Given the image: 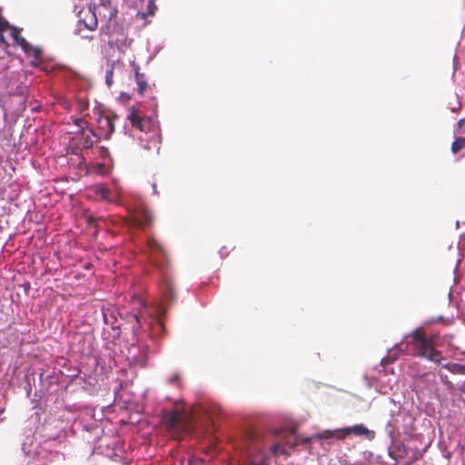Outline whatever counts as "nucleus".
<instances>
[{"mask_svg":"<svg viewBox=\"0 0 465 465\" xmlns=\"http://www.w3.org/2000/svg\"><path fill=\"white\" fill-rule=\"evenodd\" d=\"M405 351L411 350V354L425 358L434 363L440 364L452 374L465 375V365L455 362L443 363L445 358L441 351L435 349V338L427 336L423 328H417L411 333L405 336Z\"/></svg>","mask_w":465,"mask_h":465,"instance_id":"obj_1","label":"nucleus"},{"mask_svg":"<svg viewBox=\"0 0 465 465\" xmlns=\"http://www.w3.org/2000/svg\"><path fill=\"white\" fill-rule=\"evenodd\" d=\"M144 252L151 264L154 266L163 276H165L169 271L170 261L163 245L154 238H149Z\"/></svg>","mask_w":465,"mask_h":465,"instance_id":"obj_2","label":"nucleus"},{"mask_svg":"<svg viewBox=\"0 0 465 465\" xmlns=\"http://www.w3.org/2000/svg\"><path fill=\"white\" fill-rule=\"evenodd\" d=\"M163 420L170 430H186L190 427L191 414L176 404L173 410L163 412Z\"/></svg>","mask_w":465,"mask_h":465,"instance_id":"obj_3","label":"nucleus"},{"mask_svg":"<svg viewBox=\"0 0 465 465\" xmlns=\"http://www.w3.org/2000/svg\"><path fill=\"white\" fill-rule=\"evenodd\" d=\"M250 444L247 447L249 453L248 465H270L268 454L265 452V445L256 434L250 433Z\"/></svg>","mask_w":465,"mask_h":465,"instance_id":"obj_4","label":"nucleus"},{"mask_svg":"<svg viewBox=\"0 0 465 465\" xmlns=\"http://www.w3.org/2000/svg\"><path fill=\"white\" fill-rule=\"evenodd\" d=\"M350 435H355L364 437L368 440L374 438V431L369 430L363 424H356L351 427H344L335 432V436L338 440H343Z\"/></svg>","mask_w":465,"mask_h":465,"instance_id":"obj_5","label":"nucleus"},{"mask_svg":"<svg viewBox=\"0 0 465 465\" xmlns=\"http://www.w3.org/2000/svg\"><path fill=\"white\" fill-rule=\"evenodd\" d=\"M127 119L130 121L133 127L141 132H148L152 127L151 118L145 116L140 110L135 109L134 106L131 108Z\"/></svg>","mask_w":465,"mask_h":465,"instance_id":"obj_6","label":"nucleus"},{"mask_svg":"<svg viewBox=\"0 0 465 465\" xmlns=\"http://www.w3.org/2000/svg\"><path fill=\"white\" fill-rule=\"evenodd\" d=\"M117 119V115H100L97 124L98 129L101 132V135H104L105 139H109L114 132V120Z\"/></svg>","mask_w":465,"mask_h":465,"instance_id":"obj_7","label":"nucleus"},{"mask_svg":"<svg viewBox=\"0 0 465 465\" xmlns=\"http://www.w3.org/2000/svg\"><path fill=\"white\" fill-rule=\"evenodd\" d=\"M133 222L136 227L144 229L153 225V217L147 208H140L134 213Z\"/></svg>","mask_w":465,"mask_h":465,"instance_id":"obj_8","label":"nucleus"},{"mask_svg":"<svg viewBox=\"0 0 465 465\" xmlns=\"http://www.w3.org/2000/svg\"><path fill=\"white\" fill-rule=\"evenodd\" d=\"M26 56L30 59V64L34 67L39 66L43 62V50L38 46H33L27 42V46L22 48Z\"/></svg>","mask_w":465,"mask_h":465,"instance_id":"obj_9","label":"nucleus"},{"mask_svg":"<svg viewBox=\"0 0 465 465\" xmlns=\"http://www.w3.org/2000/svg\"><path fill=\"white\" fill-rule=\"evenodd\" d=\"M131 65L134 73V78L137 84V92L141 96H143L148 87L147 78L144 74L139 72L140 67L138 64L133 62Z\"/></svg>","mask_w":465,"mask_h":465,"instance_id":"obj_10","label":"nucleus"},{"mask_svg":"<svg viewBox=\"0 0 465 465\" xmlns=\"http://www.w3.org/2000/svg\"><path fill=\"white\" fill-rule=\"evenodd\" d=\"M98 13L103 15L104 17H107L109 21L116 16L117 9L111 5V2L109 0L104 3V1L97 7Z\"/></svg>","mask_w":465,"mask_h":465,"instance_id":"obj_11","label":"nucleus"},{"mask_svg":"<svg viewBox=\"0 0 465 465\" xmlns=\"http://www.w3.org/2000/svg\"><path fill=\"white\" fill-rule=\"evenodd\" d=\"M10 35L11 37L14 39L15 43L21 48H25L27 46V41L21 36L20 28L13 25L10 29Z\"/></svg>","mask_w":465,"mask_h":465,"instance_id":"obj_12","label":"nucleus"},{"mask_svg":"<svg viewBox=\"0 0 465 465\" xmlns=\"http://www.w3.org/2000/svg\"><path fill=\"white\" fill-rule=\"evenodd\" d=\"M127 322L131 325L133 332H137L141 327L140 316L138 312H133L126 315Z\"/></svg>","mask_w":465,"mask_h":465,"instance_id":"obj_13","label":"nucleus"},{"mask_svg":"<svg viewBox=\"0 0 465 465\" xmlns=\"http://www.w3.org/2000/svg\"><path fill=\"white\" fill-rule=\"evenodd\" d=\"M164 296L165 299L170 302H173L176 297L174 286L169 281H166L164 283Z\"/></svg>","mask_w":465,"mask_h":465,"instance_id":"obj_14","label":"nucleus"},{"mask_svg":"<svg viewBox=\"0 0 465 465\" xmlns=\"http://www.w3.org/2000/svg\"><path fill=\"white\" fill-rule=\"evenodd\" d=\"M89 19L87 18H84L83 22L84 24V26L91 30V31H94L96 29L97 27V25H98V22H97V18H96V15H95V13L94 12H92L90 11L89 12Z\"/></svg>","mask_w":465,"mask_h":465,"instance_id":"obj_15","label":"nucleus"},{"mask_svg":"<svg viewBox=\"0 0 465 465\" xmlns=\"http://www.w3.org/2000/svg\"><path fill=\"white\" fill-rule=\"evenodd\" d=\"M90 134H84V142H83V146L84 148H91L94 143H95V140L94 138L96 137V134L93 131V130H90L89 131Z\"/></svg>","mask_w":465,"mask_h":465,"instance_id":"obj_16","label":"nucleus"},{"mask_svg":"<svg viewBox=\"0 0 465 465\" xmlns=\"http://www.w3.org/2000/svg\"><path fill=\"white\" fill-rule=\"evenodd\" d=\"M122 65L121 63H114L109 70H107L105 74V83L108 87H111L114 84V70L115 67Z\"/></svg>","mask_w":465,"mask_h":465,"instance_id":"obj_17","label":"nucleus"},{"mask_svg":"<svg viewBox=\"0 0 465 465\" xmlns=\"http://www.w3.org/2000/svg\"><path fill=\"white\" fill-rule=\"evenodd\" d=\"M463 148H465V136L456 138L455 141L451 144V152L453 153H457Z\"/></svg>","mask_w":465,"mask_h":465,"instance_id":"obj_18","label":"nucleus"},{"mask_svg":"<svg viewBox=\"0 0 465 465\" xmlns=\"http://www.w3.org/2000/svg\"><path fill=\"white\" fill-rule=\"evenodd\" d=\"M95 194L100 197L102 200H107L111 192L109 189L103 185H98L95 187Z\"/></svg>","mask_w":465,"mask_h":465,"instance_id":"obj_19","label":"nucleus"},{"mask_svg":"<svg viewBox=\"0 0 465 465\" xmlns=\"http://www.w3.org/2000/svg\"><path fill=\"white\" fill-rule=\"evenodd\" d=\"M438 375L440 379L441 383L450 391L455 390L454 384L450 381L449 377L442 373L441 371H438Z\"/></svg>","mask_w":465,"mask_h":465,"instance_id":"obj_20","label":"nucleus"},{"mask_svg":"<svg viewBox=\"0 0 465 465\" xmlns=\"http://www.w3.org/2000/svg\"><path fill=\"white\" fill-rule=\"evenodd\" d=\"M270 450L271 452L274 455V456H279V455H282L285 453V450L284 448L282 447V445L281 443H274L271 446L270 448Z\"/></svg>","mask_w":465,"mask_h":465,"instance_id":"obj_21","label":"nucleus"},{"mask_svg":"<svg viewBox=\"0 0 465 465\" xmlns=\"http://www.w3.org/2000/svg\"><path fill=\"white\" fill-rule=\"evenodd\" d=\"M13 25H10L8 21H6L2 15H0V33H4L6 30H10Z\"/></svg>","mask_w":465,"mask_h":465,"instance_id":"obj_22","label":"nucleus"},{"mask_svg":"<svg viewBox=\"0 0 465 465\" xmlns=\"http://www.w3.org/2000/svg\"><path fill=\"white\" fill-rule=\"evenodd\" d=\"M73 122L77 127L81 129L82 135H84L86 122L83 118H75Z\"/></svg>","mask_w":465,"mask_h":465,"instance_id":"obj_23","label":"nucleus"},{"mask_svg":"<svg viewBox=\"0 0 465 465\" xmlns=\"http://www.w3.org/2000/svg\"><path fill=\"white\" fill-rule=\"evenodd\" d=\"M332 436V432L330 430H325L322 433L319 434L320 439H329Z\"/></svg>","mask_w":465,"mask_h":465,"instance_id":"obj_24","label":"nucleus"},{"mask_svg":"<svg viewBox=\"0 0 465 465\" xmlns=\"http://www.w3.org/2000/svg\"><path fill=\"white\" fill-rule=\"evenodd\" d=\"M458 129H459V130H464V131H465V118L460 119V120L458 122Z\"/></svg>","mask_w":465,"mask_h":465,"instance_id":"obj_25","label":"nucleus"},{"mask_svg":"<svg viewBox=\"0 0 465 465\" xmlns=\"http://www.w3.org/2000/svg\"><path fill=\"white\" fill-rule=\"evenodd\" d=\"M0 43L7 45V43L5 41V35H3V33H0Z\"/></svg>","mask_w":465,"mask_h":465,"instance_id":"obj_26","label":"nucleus"},{"mask_svg":"<svg viewBox=\"0 0 465 465\" xmlns=\"http://www.w3.org/2000/svg\"><path fill=\"white\" fill-rule=\"evenodd\" d=\"M137 302H138V304H139V306L141 308H144L145 307V304H144V302L142 300H137Z\"/></svg>","mask_w":465,"mask_h":465,"instance_id":"obj_27","label":"nucleus"},{"mask_svg":"<svg viewBox=\"0 0 465 465\" xmlns=\"http://www.w3.org/2000/svg\"><path fill=\"white\" fill-rule=\"evenodd\" d=\"M86 108H87V105H86V104H82L80 105V110H81V112H83V111H84V110H85Z\"/></svg>","mask_w":465,"mask_h":465,"instance_id":"obj_28","label":"nucleus"},{"mask_svg":"<svg viewBox=\"0 0 465 465\" xmlns=\"http://www.w3.org/2000/svg\"><path fill=\"white\" fill-rule=\"evenodd\" d=\"M105 153H107V149L104 147H101V154L104 156Z\"/></svg>","mask_w":465,"mask_h":465,"instance_id":"obj_29","label":"nucleus"},{"mask_svg":"<svg viewBox=\"0 0 465 465\" xmlns=\"http://www.w3.org/2000/svg\"><path fill=\"white\" fill-rule=\"evenodd\" d=\"M154 193H156V185H153Z\"/></svg>","mask_w":465,"mask_h":465,"instance_id":"obj_30","label":"nucleus"},{"mask_svg":"<svg viewBox=\"0 0 465 465\" xmlns=\"http://www.w3.org/2000/svg\"><path fill=\"white\" fill-rule=\"evenodd\" d=\"M401 346H403V342H401V343L400 345H398L397 347H399V348H400V347H401Z\"/></svg>","mask_w":465,"mask_h":465,"instance_id":"obj_31","label":"nucleus"}]
</instances>
